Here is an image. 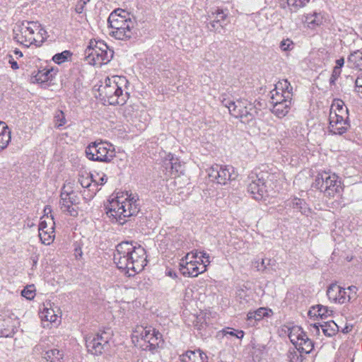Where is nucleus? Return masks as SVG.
<instances>
[{"instance_id": "nucleus-58", "label": "nucleus", "mask_w": 362, "mask_h": 362, "mask_svg": "<svg viewBox=\"0 0 362 362\" xmlns=\"http://www.w3.org/2000/svg\"><path fill=\"white\" fill-rule=\"evenodd\" d=\"M84 5H83L81 2H78L76 5V11L78 13H81L83 11Z\"/></svg>"}, {"instance_id": "nucleus-52", "label": "nucleus", "mask_w": 362, "mask_h": 362, "mask_svg": "<svg viewBox=\"0 0 362 362\" xmlns=\"http://www.w3.org/2000/svg\"><path fill=\"white\" fill-rule=\"evenodd\" d=\"M270 261H271L270 259L266 260V259H262L261 261L260 265L257 266V269L258 270H264V269H267V266L269 264Z\"/></svg>"}, {"instance_id": "nucleus-24", "label": "nucleus", "mask_w": 362, "mask_h": 362, "mask_svg": "<svg viewBox=\"0 0 362 362\" xmlns=\"http://www.w3.org/2000/svg\"><path fill=\"white\" fill-rule=\"evenodd\" d=\"M281 7L287 8L291 13H297L300 9L306 7L310 0H282Z\"/></svg>"}, {"instance_id": "nucleus-29", "label": "nucleus", "mask_w": 362, "mask_h": 362, "mask_svg": "<svg viewBox=\"0 0 362 362\" xmlns=\"http://www.w3.org/2000/svg\"><path fill=\"white\" fill-rule=\"evenodd\" d=\"M293 93L292 91L285 90L284 93H281V95L278 94L277 90H271L270 91V102L272 104L284 103V101L292 100Z\"/></svg>"}, {"instance_id": "nucleus-54", "label": "nucleus", "mask_w": 362, "mask_h": 362, "mask_svg": "<svg viewBox=\"0 0 362 362\" xmlns=\"http://www.w3.org/2000/svg\"><path fill=\"white\" fill-rule=\"evenodd\" d=\"M8 62L13 69L16 70L18 69V63L11 57V56L8 57Z\"/></svg>"}, {"instance_id": "nucleus-19", "label": "nucleus", "mask_w": 362, "mask_h": 362, "mask_svg": "<svg viewBox=\"0 0 362 362\" xmlns=\"http://www.w3.org/2000/svg\"><path fill=\"white\" fill-rule=\"evenodd\" d=\"M43 308L41 309L40 316L42 321L49 322H56L59 317V309L56 306L53 308L50 301H46L43 303Z\"/></svg>"}, {"instance_id": "nucleus-25", "label": "nucleus", "mask_w": 362, "mask_h": 362, "mask_svg": "<svg viewBox=\"0 0 362 362\" xmlns=\"http://www.w3.org/2000/svg\"><path fill=\"white\" fill-rule=\"evenodd\" d=\"M332 311L329 310L327 307L322 305H317L311 307L308 311V316L310 318L326 319L331 315Z\"/></svg>"}, {"instance_id": "nucleus-40", "label": "nucleus", "mask_w": 362, "mask_h": 362, "mask_svg": "<svg viewBox=\"0 0 362 362\" xmlns=\"http://www.w3.org/2000/svg\"><path fill=\"white\" fill-rule=\"evenodd\" d=\"M54 126L59 128L66 124V119L64 112L62 110H57L54 114Z\"/></svg>"}, {"instance_id": "nucleus-28", "label": "nucleus", "mask_w": 362, "mask_h": 362, "mask_svg": "<svg viewBox=\"0 0 362 362\" xmlns=\"http://www.w3.org/2000/svg\"><path fill=\"white\" fill-rule=\"evenodd\" d=\"M272 112L279 118L285 117L289 112L291 105V101L287 100L284 103L272 104Z\"/></svg>"}, {"instance_id": "nucleus-12", "label": "nucleus", "mask_w": 362, "mask_h": 362, "mask_svg": "<svg viewBox=\"0 0 362 362\" xmlns=\"http://www.w3.org/2000/svg\"><path fill=\"white\" fill-rule=\"evenodd\" d=\"M209 177L212 182L220 185H226L228 181L237 177L234 168L229 165H220L215 164L207 170Z\"/></svg>"}, {"instance_id": "nucleus-49", "label": "nucleus", "mask_w": 362, "mask_h": 362, "mask_svg": "<svg viewBox=\"0 0 362 362\" xmlns=\"http://www.w3.org/2000/svg\"><path fill=\"white\" fill-rule=\"evenodd\" d=\"M341 72V71L340 69L334 67L332 76L329 79L330 83L334 84L335 83L337 78L340 76Z\"/></svg>"}, {"instance_id": "nucleus-2", "label": "nucleus", "mask_w": 362, "mask_h": 362, "mask_svg": "<svg viewBox=\"0 0 362 362\" xmlns=\"http://www.w3.org/2000/svg\"><path fill=\"white\" fill-rule=\"evenodd\" d=\"M128 81L123 76L107 77L98 88V97L104 104L122 105L128 98L129 93L125 90Z\"/></svg>"}, {"instance_id": "nucleus-37", "label": "nucleus", "mask_w": 362, "mask_h": 362, "mask_svg": "<svg viewBox=\"0 0 362 362\" xmlns=\"http://www.w3.org/2000/svg\"><path fill=\"white\" fill-rule=\"evenodd\" d=\"M92 179H93L94 182L93 187H96L98 185H103L107 180V175L103 172H95L94 174H92Z\"/></svg>"}, {"instance_id": "nucleus-59", "label": "nucleus", "mask_w": 362, "mask_h": 362, "mask_svg": "<svg viewBox=\"0 0 362 362\" xmlns=\"http://www.w3.org/2000/svg\"><path fill=\"white\" fill-rule=\"evenodd\" d=\"M14 54L16 55H17L18 57H23V53L21 51L18 50V49H16L14 51Z\"/></svg>"}, {"instance_id": "nucleus-46", "label": "nucleus", "mask_w": 362, "mask_h": 362, "mask_svg": "<svg viewBox=\"0 0 362 362\" xmlns=\"http://www.w3.org/2000/svg\"><path fill=\"white\" fill-rule=\"evenodd\" d=\"M280 48L283 51L291 50L293 48V42L288 38L283 40L280 43Z\"/></svg>"}, {"instance_id": "nucleus-27", "label": "nucleus", "mask_w": 362, "mask_h": 362, "mask_svg": "<svg viewBox=\"0 0 362 362\" xmlns=\"http://www.w3.org/2000/svg\"><path fill=\"white\" fill-rule=\"evenodd\" d=\"M11 141V131L8 125L0 121V151L5 148Z\"/></svg>"}, {"instance_id": "nucleus-7", "label": "nucleus", "mask_w": 362, "mask_h": 362, "mask_svg": "<svg viewBox=\"0 0 362 362\" xmlns=\"http://www.w3.org/2000/svg\"><path fill=\"white\" fill-rule=\"evenodd\" d=\"M86 61L88 64L100 66L111 61L113 57V51L102 41L90 42V45L86 49Z\"/></svg>"}, {"instance_id": "nucleus-22", "label": "nucleus", "mask_w": 362, "mask_h": 362, "mask_svg": "<svg viewBox=\"0 0 362 362\" xmlns=\"http://www.w3.org/2000/svg\"><path fill=\"white\" fill-rule=\"evenodd\" d=\"M240 116H235L239 118L243 123H249L252 121L257 114V111L253 105L247 101V105L240 111Z\"/></svg>"}, {"instance_id": "nucleus-31", "label": "nucleus", "mask_w": 362, "mask_h": 362, "mask_svg": "<svg viewBox=\"0 0 362 362\" xmlns=\"http://www.w3.org/2000/svg\"><path fill=\"white\" fill-rule=\"evenodd\" d=\"M44 359L47 362H64V353L57 349H49L48 352H45Z\"/></svg>"}, {"instance_id": "nucleus-56", "label": "nucleus", "mask_w": 362, "mask_h": 362, "mask_svg": "<svg viewBox=\"0 0 362 362\" xmlns=\"http://www.w3.org/2000/svg\"><path fill=\"white\" fill-rule=\"evenodd\" d=\"M218 23L214 19L210 22V25L212 28V30H216V31L218 30L219 26L218 25Z\"/></svg>"}, {"instance_id": "nucleus-34", "label": "nucleus", "mask_w": 362, "mask_h": 362, "mask_svg": "<svg viewBox=\"0 0 362 362\" xmlns=\"http://www.w3.org/2000/svg\"><path fill=\"white\" fill-rule=\"evenodd\" d=\"M291 206L297 210H298L302 214H305L309 210L307 207L305 202L299 198H294L291 202Z\"/></svg>"}, {"instance_id": "nucleus-30", "label": "nucleus", "mask_w": 362, "mask_h": 362, "mask_svg": "<svg viewBox=\"0 0 362 362\" xmlns=\"http://www.w3.org/2000/svg\"><path fill=\"white\" fill-rule=\"evenodd\" d=\"M296 349L301 353L310 354L313 349V341L305 334L295 346Z\"/></svg>"}, {"instance_id": "nucleus-18", "label": "nucleus", "mask_w": 362, "mask_h": 362, "mask_svg": "<svg viewBox=\"0 0 362 362\" xmlns=\"http://www.w3.org/2000/svg\"><path fill=\"white\" fill-rule=\"evenodd\" d=\"M310 327L311 332L316 335L320 334V327H321L323 334L329 337L334 336L339 329L337 325L333 320L325 322L322 325L315 323L311 325Z\"/></svg>"}, {"instance_id": "nucleus-33", "label": "nucleus", "mask_w": 362, "mask_h": 362, "mask_svg": "<svg viewBox=\"0 0 362 362\" xmlns=\"http://www.w3.org/2000/svg\"><path fill=\"white\" fill-rule=\"evenodd\" d=\"M250 293L251 292L248 290L239 289L237 291V300L243 305L249 304L252 300L250 298Z\"/></svg>"}, {"instance_id": "nucleus-42", "label": "nucleus", "mask_w": 362, "mask_h": 362, "mask_svg": "<svg viewBox=\"0 0 362 362\" xmlns=\"http://www.w3.org/2000/svg\"><path fill=\"white\" fill-rule=\"evenodd\" d=\"M300 353L298 349L289 351L287 355L289 362H302L303 356Z\"/></svg>"}, {"instance_id": "nucleus-15", "label": "nucleus", "mask_w": 362, "mask_h": 362, "mask_svg": "<svg viewBox=\"0 0 362 362\" xmlns=\"http://www.w3.org/2000/svg\"><path fill=\"white\" fill-rule=\"evenodd\" d=\"M54 222L53 218L49 216H45L41 218L39 224V237L42 243L45 245H49L54 238Z\"/></svg>"}, {"instance_id": "nucleus-51", "label": "nucleus", "mask_w": 362, "mask_h": 362, "mask_svg": "<svg viewBox=\"0 0 362 362\" xmlns=\"http://www.w3.org/2000/svg\"><path fill=\"white\" fill-rule=\"evenodd\" d=\"M356 87L358 93H362V74L358 76L355 81Z\"/></svg>"}, {"instance_id": "nucleus-64", "label": "nucleus", "mask_w": 362, "mask_h": 362, "mask_svg": "<svg viewBox=\"0 0 362 362\" xmlns=\"http://www.w3.org/2000/svg\"><path fill=\"white\" fill-rule=\"evenodd\" d=\"M354 289H356V287H355V286H349V287L348 288V290H349V291H352V290H354Z\"/></svg>"}, {"instance_id": "nucleus-4", "label": "nucleus", "mask_w": 362, "mask_h": 362, "mask_svg": "<svg viewBox=\"0 0 362 362\" xmlns=\"http://www.w3.org/2000/svg\"><path fill=\"white\" fill-rule=\"evenodd\" d=\"M137 196L126 192L125 197H117L110 202L107 206V215L112 221L123 225L127 218L135 215L139 211Z\"/></svg>"}, {"instance_id": "nucleus-17", "label": "nucleus", "mask_w": 362, "mask_h": 362, "mask_svg": "<svg viewBox=\"0 0 362 362\" xmlns=\"http://www.w3.org/2000/svg\"><path fill=\"white\" fill-rule=\"evenodd\" d=\"M327 295L330 300L340 304L345 303L351 299V296L346 294V289L337 284H332L328 287Z\"/></svg>"}, {"instance_id": "nucleus-11", "label": "nucleus", "mask_w": 362, "mask_h": 362, "mask_svg": "<svg viewBox=\"0 0 362 362\" xmlns=\"http://www.w3.org/2000/svg\"><path fill=\"white\" fill-rule=\"evenodd\" d=\"M160 334L151 327L136 325L132 334V340L136 346L141 347V341L149 343L150 346H155L158 344L157 341L160 338Z\"/></svg>"}, {"instance_id": "nucleus-63", "label": "nucleus", "mask_w": 362, "mask_h": 362, "mask_svg": "<svg viewBox=\"0 0 362 362\" xmlns=\"http://www.w3.org/2000/svg\"><path fill=\"white\" fill-rule=\"evenodd\" d=\"M44 211H45V213L50 212L51 211V209L49 207L47 206V207L45 208Z\"/></svg>"}, {"instance_id": "nucleus-10", "label": "nucleus", "mask_w": 362, "mask_h": 362, "mask_svg": "<svg viewBox=\"0 0 362 362\" xmlns=\"http://www.w3.org/2000/svg\"><path fill=\"white\" fill-rule=\"evenodd\" d=\"M268 177V173L264 171L252 173L249 175L250 182L247 186V192L255 200H262L269 196L267 187Z\"/></svg>"}, {"instance_id": "nucleus-36", "label": "nucleus", "mask_w": 362, "mask_h": 362, "mask_svg": "<svg viewBox=\"0 0 362 362\" xmlns=\"http://www.w3.org/2000/svg\"><path fill=\"white\" fill-rule=\"evenodd\" d=\"M272 90H277L278 94L281 95V93H284L285 90L293 91V88L287 80L284 79L279 81L275 85L274 89H273Z\"/></svg>"}, {"instance_id": "nucleus-47", "label": "nucleus", "mask_w": 362, "mask_h": 362, "mask_svg": "<svg viewBox=\"0 0 362 362\" xmlns=\"http://www.w3.org/2000/svg\"><path fill=\"white\" fill-rule=\"evenodd\" d=\"M334 112L336 115L339 117L343 116L344 118H349V112L347 107L336 109L335 107H331L330 112Z\"/></svg>"}, {"instance_id": "nucleus-1", "label": "nucleus", "mask_w": 362, "mask_h": 362, "mask_svg": "<svg viewBox=\"0 0 362 362\" xmlns=\"http://www.w3.org/2000/svg\"><path fill=\"white\" fill-rule=\"evenodd\" d=\"M113 259L119 269L132 276L141 272L146 266V251L136 243L122 242L117 245Z\"/></svg>"}, {"instance_id": "nucleus-44", "label": "nucleus", "mask_w": 362, "mask_h": 362, "mask_svg": "<svg viewBox=\"0 0 362 362\" xmlns=\"http://www.w3.org/2000/svg\"><path fill=\"white\" fill-rule=\"evenodd\" d=\"M227 17V15L224 13L223 10L217 9L216 11L212 12L211 15L209 16L210 18H212L216 21L218 23H221L223 21H225Z\"/></svg>"}, {"instance_id": "nucleus-13", "label": "nucleus", "mask_w": 362, "mask_h": 362, "mask_svg": "<svg viewBox=\"0 0 362 362\" xmlns=\"http://www.w3.org/2000/svg\"><path fill=\"white\" fill-rule=\"evenodd\" d=\"M109 334L105 332L92 334L86 337L88 351L94 355H100L108 347Z\"/></svg>"}, {"instance_id": "nucleus-5", "label": "nucleus", "mask_w": 362, "mask_h": 362, "mask_svg": "<svg viewBox=\"0 0 362 362\" xmlns=\"http://www.w3.org/2000/svg\"><path fill=\"white\" fill-rule=\"evenodd\" d=\"M107 22L112 29L110 35L117 40H127L134 34L136 21L123 9L113 11L109 16Z\"/></svg>"}, {"instance_id": "nucleus-62", "label": "nucleus", "mask_w": 362, "mask_h": 362, "mask_svg": "<svg viewBox=\"0 0 362 362\" xmlns=\"http://www.w3.org/2000/svg\"><path fill=\"white\" fill-rule=\"evenodd\" d=\"M90 0H80L79 2H81L83 5H86Z\"/></svg>"}, {"instance_id": "nucleus-61", "label": "nucleus", "mask_w": 362, "mask_h": 362, "mask_svg": "<svg viewBox=\"0 0 362 362\" xmlns=\"http://www.w3.org/2000/svg\"><path fill=\"white\" fill-rule=\"evenodd\" d=\"M167 274H168V276H171L172 278H175V277H176V274H175V272H172V271H168V272H167Z\"/></svg>"}, {"instance_id": "nucleus-57", "label": "nucleus", "mask_w": 362, "mask_h": 362, "mask_svg": "<svg viewBox=\"0 0 362 362\" xmlns=\"http://www.w3.org/2000/svg\"><path fill=\"white\" fill-rule=\"evenodd\" d=\"M11 320H8V323L6 322V327L7 328L9 329H13L14 327H15V320H13L12 319H11Z\"/></svg>"}, {"instance_id": "nucleus-50", "label": "nucleus", "mask_w": 362, "mask_h": 362, "mask_svg": "<svg viewBox=\"0 0 362 362\" xmlns=\"http://www.w3.org/2000/svg\"><path fill=\"white\" fill-rule=\"evenodd\" d=\"M198 258L199 259V261H201V259H204L205 260H204V262H205L206 266L210 263L209 255L205 252H198Z\"/></svg>"}, {"instance_id": "nucleus-21", "label": "nucleus", "mask_w": 362, "mask_h": 362, "mask_svg": "<svg viewBox=\"0 0 362 362\" xmlns=\"http://www.w3.org/2000/svg\"><path fill=\"white\" fill-rule=\"evenodd\" d=\"M272 314V310L266 308H259L255 311H250L247 315L248 325L254 326L255 322L260 321L263 317L269 316Z\"/></svg>"}, {"instance_id": "nucleus-39", "label": "nucleus", "mask_w": 362, "mask_h": 362, "mask_svg": "<svg viewBox=\"0 0 362 362\" xmlns=\"http://www.w3.org/2000/svg\"><path fill=\"white\" fill-rule=\"evenodd\" d=\"M305 18L306 21L312 25H320L322 20L321 13L317 12H314L313 14H308Z\"/></svg>"}, {"instance_id": "nucleus-41", "label": "nucleus", "mask_w": 362, "mask_h": 362, "mask_svg": "<svg viewBox=\"0 0 362 362\" xmlns=\"http://www.w3.org/2000/svg\"><path fill=\"white\" fill-rule=\"evenodd\" d=\"M21 295L28 300H32L35 296V288L34 285L27 286L22 291Z\"/></svg>"}, {"instance_id": "nucleus-38", "label": "nucleus", "mask_w": 362, "mask_h": 362, "mask_svg": "<svg viewBox=\"0 0 362 362\" xmlns=\"http://www.w3.org/2000/svg\"><path fill=\"white\" fill-rule=\"evenodd\" d=\"M93 182V179H92V174H86V175H81L78 177V182L81 184L82 187L84 188H90L93 187L91 184Z\"/></svg>"}, {"instance_id": "nucleus-45", "label": "nucleus", "mask_w": 362, "mask_h": 362, "mask_svg": "<svg viewBox=\"0 0 362 362\" xmlns=\"http://www.w3.org/2000/svg\"><path fill=\"white\" fill-rule=\"evenodd\" d=\"M49 349L45 344L40 343L33 348L35 354L40 355L42 358L45 356V352H48Z\"/></svg>"}, {"instance_id": "nucleus-32", "label": "nucleus", "mask_w": 362, "mask_h": 362, "mask_svg": "<svg viewBox=\"0 0 362 362\" xmlns=\"http://www.w3.org/2000/svg\"><path fill=\"white\" fill-rule=\"evenodd\" d=\"M305 335L303 329L298 326L293 327L289 329L288 337L291 343L296 346V344Z\"/></svg>"}, {"instance_id": "nucleus-55", "label": "nucleus", "mask_w": 362, "mask_h": 362, "mask_svg": "<svg viewBox=\"0 0 362 362\" xmlns=\"http://www.w3.org/2000/svg\"><path fill=\"white\" fill-rule=\"evenodd\" d=\"M344 57H341L340 59L336 60V66L335 68L340 69L344 66Z\"/></svg>"}, {"instance_id": "nucleus-16", "label": "nucleus", "mask_w": 362, "mask_h": 362, "mask_svg": "<svg viewBox=\"0 0 362 362\" xmlns=\"http://www.w3.org/2000/svg\"><path fill=\"white\" fill-rule=\"evenodd\" d=\"M329 131L334 134L341 135L345 133L350 127L349 118L336 115L334 112H329Z\"/></svg>"}, {"instance_id": "nucleus-14", "label": "nucleus", "mask_w": 362, "mask_h": 362, "mask_svg": "<svg viewBox=\"0 0 362 362\" xmlns=\"http://www.w3.org/2000/svg\"><path fill=\"white\" fill-rule=\"evenodd\" d=\"M60 197L59 206L61 210L70 216H76L78 214V205L79 204L78 195L74 192L62 191Z\"/></svg>"}, {"instance_id": "nucleus-23", "label": "nucleus", "mask_w": 362, "mask_h": 362, "mask_svg": "<svg viewBox=\"0 0 362 362\" xmlns=\"http://www.w3.org/2000/svg\"><path fill=\"white\" fill-rule=\"evenodd\" d=\"M180 362H206V356L199 350L188 351L180 356Z\"/></svg>"}, {"instance_id": "nucleus-35", "label": "nucleus", "mask_w": 362, "mask_h": 362, "mask_svg": "<svg viewBox=\"0 0 362 362\" xmlns=\"http://www.w3.org/2000/svg\"><path fill=\"white\" fill-rule=\"evenodd\" d=\"M72 53L69 50H65L61 53L54 54L52 57V60L57 64H61L69 59H71Z\"/></svg>"}, {"instance_id": "nucleus-53", "label": "nucleus", "mask_w": 362, "mask_h": 362, "mask_svg": "<svg viewBox=\"0 0 362 362\" xmlns=\"http://www.w3.org/2000/svg\"><path fill=\"white\" fill-rule=\"evenodd\" d=\"M331 107H335L336 109L344 108L346 107L344 106V102L340 100H335L334 103L332 105Z\"/></svg>"}, {"instance_id": "nucleus-60", "label": "nucleus", "mask_w": 362, "mask_h": 362, "mask_svg": "<svg viewBox=\"0 0 362 362\" xmlns=\"http://www.w3.org/2000/svg\"><path fill=\"white\" fill-rule=\"evenodd\" d=\"M170 165V168H171V170H172V173H171V175L173 174V169L175 168V170L176 172L178 171V170L177 169V167L176 166H174L175 164H173L172 162H169V163Z\"/></svg>"}, {"instance_id": "nucleus-8", "label": "nucleus", "mask_w": 362, "mask_h": 362, "mask_svg": "<svg viewBox=\"0 0 362 362\" xmlns=\"http://www.w3.org/2000/svg\"><path fill=\"white\" fill-rule=\"evenodd\" d=\"M197 258L198 251L194 250L180 259V271L184 276L196 277L206 270V264L204 259L199 261Z\"/></svg>"}, {"instance_id": "nucleus-6", "label": "nucleus", "mask_w": 362, "mask_h": 362, "mask_svg": "<svg viewBox=\"0 0 362 362\" xmlns=\"http://www.w3.org/2000/svg\"><path fill=\"white\" fill-rule=\"evenodd\" d=\"M313 186L328 197H334L343 191L341 180L335 173L327 172L319 173L315 180Z\"/></svg>"}, {"instance_id": "nucleus-43", "label": "nucleus", "mask_w": 362, "mask_h": 362, "mask_svg": "<svg viewBox=\"0 0 362 362\" xmlns=\"http://www.w3.org/2000/svg\"><path fill=\"white\" fill-rule=\"evenodd\" d=\"M52 69H43L39 71L37 75V80H40L42 82L49 81L52 77Z\"/></svg>"}, {"instance_id": "nucleus-20", "label": "nucleus", "mask_w": 362, "mask_h": 362, "mask_svg": "<svg viewBox=\"0 0 362 362\" xmlns=\"http://www.w3.org/2000/svg\"><path fill=\"white\" fill-rule=\"evenodd\" d=\"M221 102L223 105L228 109L230 114L233 117L240 116L241 109L245 107V105H247V100L242 99L234 102L226 99L224 95L221 96Z\"/></svg>"}, {"instance_id": "nucleus-48", "label": "nucleus", "mask_w": 362, "mask_h": 362, "mask_svg": "<svg viewBox=\"0 0 362 362\" xmlns=\"http://www.w3.org/2000/svg\"><path fill=\"white\" fill-rule=\"evenodd\" d=\"M223 333L224 335H230L233 337H236L238 339H242L244 337V332L242 330L236 331V330H232V331H228L226 329H223Z\"/></svg>"}, {"instance_id": "nucleus-26", "label": "nucleus", "mask_w": 362, "mask_h": 362, "mask_svg": "<svg viewBox=\"0 0 362 362\" xmlns=\"http://www.w3.org/2000/svg\"><path fill=\"white\" fill-rule=\"evenodd\" d=\"M347 65L351 69L362 70V50L351 52L347 58Z\"/></svg>"}, {"instance_id": "nucleus-3", "label": "nucleus", "mask_w": 362, "mask_h": 362, "mask_svg": "<svg viewBox=\"0 0 362 362\" xmlns=\"http://www.w3.org/2000/svg\"><path fill=\"white\" fill-rule=\"evenodd\" d=\"M13 33L14 40L25 47L31 45L39 47L47 37V31L36 21H23L18 23Z\"/></svg>"}, {"instance_id": "nucleus-9", "label": "nucleus", "mask_w": 362, "mask_h": 362, "mask_svg": "<svg viewBox=\"0 0 362 362\" xmlns=\"http://www.w3.org/2000/svg\"><path fill=\"white\" fill-rule=\"evenodd\" d=\"M87 158L90 160L98 162H110L115 156L112 146L105 141H95L86 148Z\"/></svg>"}]
</instances>
